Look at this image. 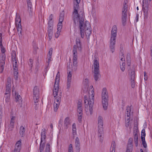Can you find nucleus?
Instances as JSON below:
<instances>
[{"mask_svg": "<svg viewBox=\"0 0 152 152\" xmlns=\"http://www.w3.org/2000/svg\"><path fill=\"white\" fill-rule=\"evenodd\" d=\"M61 31V30H57V32L55 34V37L56 38H57L58 37Z\"/></svg>", "mask_w": 152, "mask_h": 152, "instance_id": "obj_45", "label": "nucleus"}, {"mask_svg": "<svg viewBox=\"0 0 152 152\" xmlns=\"http://www.w3.org/2000/svg\"><path fill=\"white\" fill-rule=\"evenodd\" d=\"M27 2L28 7H29L30 9H31L32 8V5L30 0H27Z\"/></svg>", "mask_w": 152, "mask_h": 152, "instance_id": "obj_47", "label": "nucleus"}, {"mask_svg": "<svg viewBox=\"0 0 152 152\" xmlns=\"http://www.w3.org/2000/svg\"><path fill=\"white\" fill-rule=\"evenodd\" d=\"M76 45H74L73 49V66L76 68L77 66V50L80 51L81 50V47L80 42V40L79 38H77L76 39Z\"/></svg>", "mask_w": 152, "mask_h": 152, "instance_id": "obj_3", "label": "nucleus"}, {"mask_svg": "<svg viewBox=\"0 0 152 152\" xmlns=\"http://www.w3.org/2000/svg\"><path fill=\"white\" fill-rule=\"evenodd\" d=\"M75 145L76 149L79 151L80 148V143L79 139L78 137H77L75 139Z\"/></svg>", "mask_w": 152, "mask_h": 152, "instance_id": "obj_17", "label": "nucleus"}, {"mask_svg": "<svg viewBox=\"0 0 152 152\" xmlns=\"http://www.w3.org/2000/svg\"><path fill=\"white\" fill-rule=\"evenodd\" d=\"M80 0H73L74 4V11L72 13V18L75 24L79 23L80 34L82 38L86 37L87 40H89L90 36L92 33V29L90 23L84 21L83 15L82 12H80L79 4Z\"/></svg>", "mask_w": 152, "mask_h": 152, "instance_id": "obj_1", "label": "nucleus"}, {"mask_svg": "<svg viewBox=\"0 0 152 152\" xmlns=\"http://www.w3.org/2000/svg\"><path fill=\"white\" fill-rule=\"evenodd\" d=\"M29 13L30 15L31 16L33 14V12L31 10V9H30L29 11Z\"/></svg>", "mask_w": 152, "mask_h": 152, "instance_id": "obj_58", "label": "nucleus"}, {"mask_svg": "<svg viewBox=\"0 0 152 152\" xmlns=\"http://www.w3.org/2000/svg\"><path fill=\"white\" fill-rule=\"evenodd\" d=\"M90 89L88 91L89 97L88 98L87 96H85L84 97V103L86 104L87 103V104L89 105L90 108V109H91L93 106L94 101V90L93 86H91L90 87Z\"/></svg>", "mask_w": 152, "mask_h": 152, "instance_id": "obj_4", "label": "nucleus"}, {"mask_svg": "<svg viewBox=\"0 0 152 152\" xmlns=\"http://www.w3.org/2000/svg\"><path fill=\"white\" fill-rule=\"evenodd\" d=\"M72 131L73 135H75L76 133V128L75 126V124H74L72 125Z\"/></svg>", "mask_w": 152, "mask_h": 152, "instance_id": "obj_39", "label": "nucleus"}, {"mask_svg": "<svg viewBox=\"0 0 152 152\" xmlns=\"http://www.w3.org/2000/svg\"><path fill=\"white\" fill-rule=\"evenodd\" d=\"M98 135L100 141H102L103 132V118L101 116H99L97 118Z\"/></svg>", "mask_w": 152, "mask_h": 152, "instance_id": "obj_7", "label": "nucleus"}, {"mask_svg": "<svg viewBox=\"0 0 152 152\" xmlns=\"http://www.w3.org/2000/svg\"><path fill=\"white\" fill-rule=\"evenodd\" d=\"M145 130L144 129H143L142 130L141 132V138L143 146L145 148L147 147V144L145 140Z\"/></svg>", "mask_w": 152, "mask_h": 152, "instance_id": "obj_12", "label": "nucleus"}, {"mask_svg": "<svg viewBox=\"0 0 152 152\" xmlns=\"http://www.w3.org/2000/svg\"><path fill=\"white\" fill-rule=\"evenodd\" d=\"M135 79H130L131 86L132 88H134L135 86Z\"/></svg>", "mask_w": 152, "mask_h": 152, "instance_id": "obj_43", "label": "nucleus"}, {"mask_svg": "<svg viewBox=\"0 0 152 152\" xmlns=\"http://www.w3.org/2000/svg\"><path fill=\"white\" fill-rule=\"evenodd\" d=\"M62 23L61 22H60L58 23L57 26V30L61 31V28H62Z\"/></svg>", "mask_w": 152, "mask_h": 152, "instance_id": "obj_46", "label": "nucleus"}, {"mask_svg": "<svg viewBox=\"0 0 152 152\" xmlns=\"http://www.w3.org/2000/svg\"><path fill=\"white\" fill-rule=\"evenodd\" d=\"M126 18H121V22L123 26H125L126 23Z\"/></svg>", "mask_w": 152, "mask_h": 152, "instance_id": "obj_42", "label": "nucleus"}, {"mask_svg": "<svg viewBox=\"0 0 152 152\" xmlns=\"http://www.w3.org/2000/svg\"><path fill=\"white\" fill-rule=\"evenodd\" d=\"M68 152H73L72 145L70 144L68 148Z\"/></svg>", "mask_w": 152, "mask_h": 152, "instance_id": "obj_49", "label": "nucleus"}, {"mask_svg": "<svg viewBox=\"0 0 152 152\" xmlns=\"http://www.w3.org/2000/svg\"><path fill=\"white\" fill-rule=\"evenodd\" d=\"M117 28L116 25H114L112 27L111 32V36L110 41V51L113 53L115 50V45L116 38Z\"/></svg>", "mask_w": 152, "mask_h": 152, "instance_id": "obj_5", "label": "nucleus"}, {"mask_svg": "<svg viewBox=\"0 0 152 152\" xmlns=\"http://www.w3.org/2000/svg\"><path fill=\"white\" fill-rule=\"evenodd\" d=\"M16 58H14V60L13 61V69L15 71L14 72V74L15 75L16 74V75H17L18 74V72H17V62L15 60Z\"/></svg>", "mask_w": 152, "mask_h": 152, "instance_id": "obj_22", "label": "nucleus"}, {"mask_svg": "<svg viewBox=\"0 0 152 152\" xmlns=\"http://www.w3.org/2000/svg\"><path fill=\"white\" fill-rule=\"evenodd\" d=\"M48 64L49 65V62H50L51 61V56H50V57H48Z\"/></svg>", "mask_w": 152, "mask_h": 152, "instance_id": "obj_59", "label": "nucleus"}, {"mask_svg": "<svg viewBox=\"0 0 152 152\" xmlns=\"http://www.w3.org/2000/svg\"><path fill=\"white\" fill-rule=\"evenodd\" d=\"M53 50V48H51L50 49L48 53V57H50V56H51L52 54Z\"/></svg>", "mask_w": 152, "mask_h": 152, "instance_id": "obj_48", "label": "nucleus"}, {"mask_svg": "<svg viewBox=\"0 0 152 152\" xmlns=\"http://www.w3.org/2000/svg\"><path fill=\"white\" fill-rule=\"evenodd\" d=\"M122 57L121 58V60L123 62L125 61V58H124V56H123L124 54H123V53H122Z\"/></svg>", "mask_w": 152, "mask_h": 152, "instance_id": "obj_56", "label": "nucleus"}, {"mask_svg": "<svg viewBox=\"0 0 152 152\" xmlns=\"http://www.w3.org/2000/svg\"><path fill=\"white\" fill-rule=\"evenodd\" d=\"M151 56H152V45L151 46Z\"/></svg>", "mask_w": 152, "mask_h": 152, "instance_id": "obj_63", "label": "nucleus"}, {"mask_svg": "<svg viewBox=\"0 0 152 152\" xmlns=\"http://www.w3.org/2000/svg\"><path fill=\"white\" fill-rule=\"evenodd\" d=\"M115 141H113L112 143L110 152H115Z\"/></svg>", "mask_w": 152, "mask_h": 152, "instance_id": "obj_29", "label": "nucleus"}, {"mask_svg": "<svg viewBox=\"0 0 152 152\" xmlns=\"http://www.w3.org/2000/svg\"><path fill=\"white\" fill-rule=\"evenodd\" d=\"M134 143L135 144L136 146H137L138 145V135L137 134H135L134 135Z\"/></svg>", "mask_w": 152, "mask_h": 152, "instance_id": "obj_34", "label": "nucleus"}, {"mask_svg": "<svg viewBox=\"0 0 152 152\" xmlns=\"http://www.w3.org/2000/svg\"><path fill=\"white\" fill-rule=\"evenodd\" d=\"M120 68L122 72H124L125 69V63L124 62H122L121 65L120 66Z\"/></svg>", "mask_w": 152, "mask_h": 152, "instance_id": "obj_41", "label": "nucleus"}, {"mask_svg": "<svg viewBox=\"0 0 152 152\" xmlns=\"http://www.w3.org/2000/svg\"><path fill=\"white\" fill-rule=\"evenodd\" d=\"M33 60L31 59H30L29 61L28 62V64L30 66L32 67V64H33Z\"/></svg>", "mask_w": 152, "mask_h": 152, "instance_id": "obj_50", "label": "nucleus"}, {"mask_svg": "<svg viewBox=\"0 0 152 152\" xmlns=\"http://www.w3.org/2000/svg\"><path fill=\"white\" fill-rule=\"evenodd\" d=\"M10 123V128L12 129L14 127V124L16 120L15 116H11Z\"/></svg>", "mask_w": 152, "mask_h": 152, "instance_id": "obj_18", "label": "nucleus"}, {"mask_svg": "<svg viewBox=\"0 0 152 152\" xmlns=\"http://www.w3.org/2000/svg\"><path fill=\"white\" fill-rule=\"evenodd\" d=\"M67 86L68 88H70L72 81V67L69 65L67 66Z\"/></svg>", "mask_w": 152, "mask_h": 152, "instance_id": "obj_9", "label": "nucleus"}, {"mask_svg": "<svg viewBox=\"0 0 152 152\" xmlns=\"http://www.w3.org/2000/svg\"><path fill=\"white\" fill-rule=\"evenodd\" d=\"M70 125V120L68 117L66 118L64 121V127L66 129L68 128Z\"/></svg>", "mask_w": 152, "mask_h": 152, "instance_id": "obj_21", "label": "nucleus"}, {"mask_svg": "<svg viewBox=\"0 0 152 152\" xmlns=\"http://www.w3.org/2000/svg\"><path fill=\"white\" fill-rule=\"evenodd\" d=\"M2 118V112H0V119L1 120Z\"/></svg>", "mask_w": 152, "mask_h": 152, "instance_id": "obj_60", "label": "nucleus"}, {"mask_svg": "<svg viewBox=\"0 0 152 152\" xmlns=\"http://www.w3.org/2000/svg\"><path fill=\"white\" fill-rule=\"evenodd\" d=\"M6 96L5 97V101L6 102H10V94H5Z\"/></svg>", "mask_w": 152, "mask_h": 152, "instance_id": "obj_40", "label": "nucleus"}, {"mask_svg": "<svg viewBox=\"0 0 152 152\" xmlns=\"http://www.w3.org/2000/svg\"><path fill=\"white\" fill-rule=\"evenodd\" d=\"M50 144L49 143H47L46 145L45 152H51Z\"/></svg>", "mask_w": 152, "mask_h": 152, "instance_id": "obj_28", "label": "nucleus"}, {"mask_svg": "<svg viewBox=\"0 0 152 152\" xmlns=\"http://www.w3.org/2000/svg\"><path fill=\"white\" fill-rule=\"evenodd\" d=\"M149 3H143L142 10L145 13H147L148 10Z\"/></svg>", "mask_w": 152, "mask_h": 152, "instance_id": "obj_20", "label": "nucleus"}, {"mask_svg": "<svg viewBox=\"0 0 152 152\" xmlns=\"http://www.w3.org/2000/svg\"><path fill=\"white\" fill-rule=\"evenodd\" d=\"M11 81L12 79L11 77H8L7 79V83L6 85L11 86Z\"/></svg>", "mask_w": 152, "mask_h": 152, "instance_id": "obj_38", "label": "nucleus"}, {"mask_svg": "<svg viewBox=\"0 0 152 152\" xmlns=\"http://www.w3.org/2000/svg\"><path fill=\"white\" fill-rule=\"evenodd\" d=\"M25 132V130L24 127L21 126L20 128V134L22 137H23L24 135V133Z\"/></svg>", "mask_w": 152, "mask_h": 152, "instance_id": "obj_31", "label": "nucleus"}, {"mask_svg": "<svg viewBox=\"0 0 152 152\" xmlns=\"http://www.w3.org/2000/svg\"><path fill=\"white\" fill-rule=\"evenodd\" d=\"M21 145V142L20 140L18 141L15 145L14 152H20Z\"/></svg>", "mask_w": 152, "mask_h": 152, "instance_id": "obj_15", "label": "nucleus"}, {"mask_svg": "<svg viewBox=\"0 0 152 152\" xmlns=\"http://www.w3.org/2000/svg\"><path fill=\"white\" fill-rule=\"evenodd\" d=\"M16 27L17 28V30L18 33L19 34V32L21 31L22 30L21 26V25H20L19 26H16Z\"/></svg>", "mask_w": 152, "mask_h": 152, "instance_id": "obj_53", "label": "nucleus"}, {"mask_svg": "<svg viewBox=\"0 0 152 152\" xmlns=\"http://www.w3.org/2000/svg\"><path fill=\"white\" fill-rule=\"evenodd\" d=\"M2 34L1 33H0V44L1 45L2 44Z\"/></svg>", "mask_w": 152, "mask_h": 152, "instance_id": "obj_57", "label": "nucleus"}, {"mask_svg": "<svg viewBox=\"0 0 152 152\" xmlns=\"http://www.w3.org/2000/svg\"><path fill=\"white\" fill-rule=\"evenodd\" d=\"M12 93L13 96L15 98V101L19 104H21L22 103V99L20 95L18 94L16 91L13 89Z\"/></svg>", "mask_w": 152, "mask_h": 152, "instance_id": "obj_11", "label": "nucleus"}, {"mask_svg": "<svg viewBox=\"0 0 152 152\" xmlns=\"http://www.w3.org/2000/svg\"><path fill=\"white\" fill-rule=\"evenodd\" d=\"M127 1L125 0L124 1L122 10H127Z\"/></svg>", "mask_w": 152, "mask_h": 152, "instance_id": "obj_35", "label": "nucleus"}, {"mask_svg": "<svg viewBox=\"0 0 152 152\" xmlns=\"http://www.w3.org/2000/svg\"><path fill=\"white\" fill-rule=\"evenodd\" d=\"M127 10H122L121 18H127Z\"/></svg>", "mask_w": 152, "mask_h": 152, "instance_id": "obj_33", "label": "nucleus"}, {"mask_svg": "<svg viewBox=\"0 0 152 152\" xmlns=\"http://www.w3.org/2000/svg\"><path fill=\"white\" fill-rule=\"evenodd\" d=\"M64 18V14H61L60 15L59 18V21L60 22L62 23L63 21Z\"/></svg>", "mask_w": 152, "mask_h": 152, "instance_id": "obj_37", "label": "nucleus"}, {"mask_svg": "<svg viewBox=\"0 0 152 152\" xmlns=\"http://www.w3.org/2000/svg\"><path fill=\"white\" fill-rule=\"evenodd\" d=\"M60 80V75L59 72H58L56 77L55 81L53 90V94L54 97L56 98L54 100V111H57L60 104L61 97V92L59 91V94L58 95V91L59 88V83Z\"/></svg>", "mask_w": 152, "mask_h": 152, "instance_id": "obj_2", "label": "nucleus"}, {"mask_svg": "<svg viewBox=\"0 0 152 152\" xmlns=\"http://www.w3.org/2000/svg\"><path fill=\"white\" fill-rule=\"evenodd\" d=\"M135 70L134 69H132L131 70L130 79H135Z\"/></svg>", "mask_w": 152, "mask_h": 152, "instance_id": "obj_32", "label": "nucleus"}, {"mask_svg": "<svg viewBox=\"0 0 152 152\" xmlns=\"http://www.w3.org/2000/svg\"><path fill=\"white\" fill-rule=\"evenodd\" d=\"M83 89L85 91H87V88L89 86L88 80L87 78H85L83 81Z\"/></svg>", "mask_w": 152, "mask_h": 152, "instance_id": "obj_16", "label": "nucleus"}, {"mask_svg": "<svg viewBox=\"0 0 152 152\" xmlns=\"http://www.w3.org/2000/svg\"><path fill=\"white\" fill-rule=\"evenodd\" d=\"M131 122H130V121H125V124H126V126L127 127H129L130 129L132 127L131 125Z\"/></svg>", "mask_w": 152, "mask_h": 152, "instance_id": "obj_44", "label": "nucleus"}, {"mask_svg": "<svg viewBox=\"0 0 152 152\" xmlns=\"http://www.w3.org/2000/svg\"><path fill=\"white\" fill-rule=\"evenodd\" d=\"M53 26H48L47 33L49 40H50L53 37Z\"/></svg>", "mask_w": 152, "mask_h": 152, "instance_id": "obj_14", "label": "nucleus"}, {"mask_svg": "<svg viewBox=\"0 0 152 152\" xmlns=\"http://www.w3.org/2000/svg\"><path fill=\"white\" fill-rule=\"evenodd\" d=\"M5 57L4 56H2L1 59L0 60V73H2L4 70Z\"/></svg>", "mask_w": 152, "mask_h": 152, "instance_id": "obj_13", "label": "nucleus"}, {"mask_svg": "<svg viewBox=\"0 0 152 152\" xmlns=\"http://www.w3.org/2000/svg\"><path fill=\"white\" fill-rule=\"evenodd\" d=\"M83 109L82 108V103L80 102L78 104V113L79 114H82Z\"/></svg>", "mask_w": 152, "mask_h": 152, "instance_id": "obj_26", "label": "nucleus"}, {"mask_svg": "<svg viewBox=\"0 0 152 152\" xmlns=\"http://www.w3.org/2000/svg\"><path fill=\"white\" fill-rule=\"evenodd\" d=\"M94 77L96 81L98 80L99 75V58L96 55L94 56Z\"/></svg>", "mask_w": 152, "mask_h": 152, "instance_id": "obj_8", "label": "nucleus"}, {"mask_svg": "<svg viewBox=\"0 0 152 152\" xmlns=\"http://www.w3.org/2000/svg\"><path fill=\"white\" fill-rule=\"evenodd\" d=\"M132 143L133 139L132 138H130L129 139L128 143L127 148H128L130 150H132Z\"/></svg>", "mask_w": 152, "mask_h": 152, "instance_id": "obj_25", "label": "nucleus"}, {"mask_svg": "<svg viewBox=\"0 0 152 152\" xmlns=\"http://www.w3.org/2000/svg\"><path fill=\"white\" fill-rule=\"evenodd\" d=\"M132 150H130L128 148H127L126 150V152H132Z\"/></svg>", "mask_w": 152, "mask_h": 152, "instance_id": "obj_61", "label": "nucleus"}, {"mask_svg": "<svg viewBox=\"0 0 152 152\" xmlns=\"http://www.w3.org/2000/svg\"><path fill=\"white\" fill-rule=\"evenodd\" d=\"M131 116H126L125 115V121H130V118H131Z\"/></svg>", "mask_w": 152, "mask_h": 152, "instance_id": "obj_55", "label": "nucleus"}, {"mask_svg": "<svg viewBox=\"0 0 152 152\" xmlns=\"http://www.w3.org/2000/svg\"><path fill=\"white\" fill-rule=\"evenodd\" d=\"M19 36H22V31H21L20 32H19Z\"/></svg>", "mask_w": 152, "mask_h": 152, "instance_id": "obj_64", "label": "nucleus"}, {"mask_svg": "<svg viewBox=\"0 0 152 152\" xmlns=\"http://www.w3.org/2000/svg\"><path fill=\"white\" fill-rule=\"evenodd\" d=\"M144 79L145 80H146L148 79V76L147 75V73L145 72H144Z\"/></svg>", "mask_w": 152, "mask_h": 152, "instance_id": "obj_54", "label": "nucleus"}, {"mask_svg": "<svg viewBox=\"0 0 152 152\" xmlns=\"http://www.w3.org/2000/svg\"><path fill=\"white\" fill-rule=\"evenodd\" d=\"M11 86L6 85V90L5 94H10Z\"/></svg>", "mask_w": 152, "mask_h": 152, "instance_id": "obj_36", "label": "nucleus"}, {"mask_svg": "<svg viewBox=\"0 0 152 152\" xmlns=\"http://www.w3.org/2000/svg\"><path fill=\"white\" fill-rule=\"evenodd\" d=\"M82 114H79V113H78V120L79 121V122H80L82 121Z\"/></svg>", "mask_w": 152, "mask_h": 152, "instance_id": "obj_52", "label": "nucleus"}, {"mask_svg": "<svg viewBox=\"0 0 152 152\" xmlns=\"http://www.w3.org/2000/svg\"><path fill=\"white\" fill-rule=\"evenodd\" d=\"M46 130L45 129H43L42 130V132L41 133V141L42 142L45 141V139L46 138Z\"/></svg>", "mask_w": 152, "mask_h": 152, "instance_id": "obj_19", "label": "nucleus"}, {"mask_svg": "<svg viewBox=\"0 0 152 152\" xmlns=\"http://www.w3.org/2000/svg\"><path fill=\"white\" fill-rule=\"evenodd\" d=\"M102 102L104 109L106 110L108 105V94L107 89L103 88L101 93Z\"/></svg>", "mask_w": 152, "mask_h": 152, "instance_id": "obj_6", "label": "nucleus"}, {"mask_svg": "<svg viewBox=\"0 0 152 152\" xmlns=\"http://www.w3.org/2000/svg\"><path fill=\"white\" fill-rule=\"evenodd\" d=\"M39 96V91L38 88L36 86L33 89V98L34 100L35 104L37 105Z\"/></svg>", "mask_w": 152, "mask_h": 152, "instance_id": "obj_10", "label": "nucleus"}, {"mask_svg": "<svg viewBox=\"0 0 152 152\" xmlns=\"http://www.w3.org/2000/svg\"><path fill=\"white\" fill-rule=\"evenodd\" d=\"M53 15L52 14H51L49 18V20L48 21V26H53Z\"/></svg>", "mask_w": 152, "mask_h": 152, "instance_id": "obj_24", "label": "nucleus"}, {"mask_svg": "<svg viewBox=\"0 0 152 152\" xmlns=\"http://www.w3.org/2000/svg\"><path fill=\"white\" fill-rule=\"evenodd\" d=\"M20 17L18 16L17 17H16L15 21V24L16 26L21 25L20 24Z\"/></svg>", "mask_w": 152, "mask_h": 152, "instance_id": "obj_30", "label": "nucleus"}, {"mask_svg": "<svg viewBox=\"0 0 152 152\" xmlns=\"http://www.w3.org/2000/svg\"><path fill=\"white\" fill-rule=\"evenodd\" d=\"M143 3H148V0H143L142 1Z\"/></svg>", "mask_w": 152, "mask_h": 152, "instance_id": "obj_62", "label": "nucleus"}, {"mask_svg": "<svg viewBox=\"0 0 152 152\" xmlns=\"http://www.w3.org/2000/svg\"><path fill=\"white\" fill-rule=\"evenodd\" d=\"M0 46L2 53H4L5 51V48L3 47L2 43L1 44V45L0 44Z\"/></svg>", "mask_w": 152, "mask_h": 152, "instance_id": "obj_51", "label": "nucleus"}, {"mask_svg": "<svg viewBox=\"0 0 152 152\" xmlns=\"http://www.w3.org/2000/svg\"><path fill=\"white\" fill-rule=\"evenodd\" d=\"M45 141H44L43 142H42L41 141L40 147L39 148V152H42L45 147Z\"/></svg>", "mask_w": 152, "mask_h": 152, "instance_id": "obj_27", "label": "nucleus"}, {"mask_svg": "<svg viewBox=\"0 0 152 152\" xmlns=\"http://www.w3.org/2000/svg\"><path fill=\"white\" fill-rule=\"evenodd\" d=\"M131 107L128 106L126 107V112L125 113V115L131 116L132 113V112L131 111Z\"/></svg>", "mask_w": 152, "mask_h": 152, "instance_id": "obj_23", "label": "nucleus"}]
</instances>
